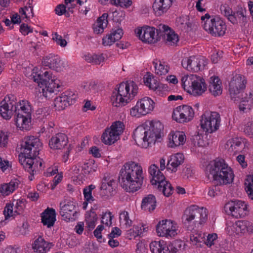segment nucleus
I'll use <instances>...</instances> for the list:
<instances>
[{
	"mask_svg": "<svg viewBox=\"0 0 253 253\" xmlns=\"http://www.w3.org/2000/svg\"><path fill=\"white\" fill-rule=\"evenodd\" d=\"M32 107L27 100H21L18 103L6 100L5 98L0 104V114L1 117L8 120L13 113L17 127L21 130H28L31 128Z\"/></svg>",
	"mask_w": 253,
	"mask_h": 253,
	"instance_id": "obj_1",
	"label": "nucleus"
},
{
	"mask_svg": "<svg viewBox=\"0 0 253 253\" xmlns=\"http://www.w3.org/2000/svg\"><path fill=\"white\" fill-rule=\"evenodd\" d=\"M42 146L40 139L34 136L25 137L20 144L19 161L23 168L31 174L29 176L30 181L33 180L35 173L39 170V161L37 156Z\"/></svg>",
	"mask_w": 253,
	"mask_h": 253,
	"instance_id": "obj_2",
	"label": "nucleus"
},
{
	"mask_svg": "<svg viewBox=\"0 0 253 253\" xmlns=\"http://www.w3.org/2000/svg\"><path fill=\"white\" fill-rule=\"evenodd\" d=\"M144 176L141 166L132 161L124 164L119 176V181L126 192L133 193L142 186Z\"/></svg>",
	"mask_w": 253,
	"mask_h": 253,
	"instance_id": "obj_3",
	"label": "nucleus"
},
{
	"mask_svg": "<svg viewBox=\"0 0 253 253\" xmlns=\"http://www.w3.org/2000/svg\"><path fill=\"white\" fill-rule=\"evenodd\" d=\"M151 27L138 28L135 30L137 36L144 42L154 43L157 42L161 37H164L166 43L169 45H174L178 42V36L171 31L170 28L165 25H160L156 29Z\"/></svg>",
	"mask_w": 253,
	"mask_h": 253,
	"instance_id": "obj_4",
	"label": "nucleus"
},
{
	"mask_svg": "<svg viewBox=\"0 0 253 253\" xmlns=\"http://www.w3.org/2000/svg\"><path fill=\"white\" fill-rule=\"evenodd\" d=\"M206 174L209 179L220 185L232 183L234 176L231 169L223 159L216 160L213 165L208 167Z\"/></svg>",
	"mask_w": 253,
	"mask_h": 253,
	"instance_id": "obj_5",
	"label": "nucleus"
},
{
	"mask_svg": "<svg viewBox=\"0 0 253 253\" xmlns=\"http://www.w3.org/2000/svg\"><path fill=\"white\" fill-rule=\"evenodd\" d=\"M138 87L133 81L121 83L118 89L113 91L111 101L112 105L122 107L126 105L138 93Z\"/></svg>",
	"mask_w": 253,
	"mask_h": 253,
	"instance_id": "obj_6",
	"label": "nucleus"
},
{
	"mask_svg": "<svg viewBox=\"0 0 253 253\" xmlns=\"http://www.w3.org/2000/svg\"><path fill=\"white\" fill-rule=\"evenodd\" d=\"M208 219L206 209L192 205L186 208L182 216L183 224L189 230L205 223Z\"/></svg>",
	"mask_w": 253,
	"mask_h": 253,
	"instance_id": "obj_7",
	"label": "nucleus"
},
{
	"mask_svg": "<svg viewBox=\"0 0 253 253\" xmlns=\"http://www.w3.org/2000/svg\"><path fill=\"white\" fill-rule=\"evenodd\" d=\"M204 29L209 34L214 37H220L225 34L226 30L225 23L221 18L216 16H211L207 13L201 18Z\"/></svg>",
	"mask_w": 253,
	"mask_h": 253,
	"instance_id": "obj_8",
	"label": "nucleus"
},
{
	"mask_svg": "<svg viewBox=\"0 0 253 253\" xmlns=\"http://www.w3.org/2000/svg\"><path fill=\"white\" fill-rule=\"evenodd\" d=\"M181 82L183 88L195 96L201 95L207 89L204 79L196 75L182 77Z\"/></svg>",
	"mask_w": 253,
	"mask_h": 253,
	"instance_id": "obj_9",
	"label": "nucleus"
},
{
	"mask_svg": "<svg viewBox=\"0 0 253 253\" xmlns=\"http://www.w3.org/2000/svg\"><path fill=\"white\" fill-rule=\"evenodd\" d=\"M247 80L240 74L234 76L229 83V92L231 100L235 103H239L244 98V91L246 88Z\"/></svg>",
	"mask_w": 253,
	"mask_h": 253,
	"instance_id": "obj_10",
	"label": "nucleus"
},
{
	"mask_svg": "<svg viewBox=\"0 0 253 253\" xmlns=\"http://www.w3.org/2000/svg\"><path fill=\"white\" fill-rule=\"evenodd\" d=\"M125 129L124 123L116 121L109 128H106L101 136L102 141L106 145H111L120 138Z\"/></svg>",
	"mask_w": 253,
	"mask_h": 253,
	"instance_id": "obj_11",
	"label": "nucleus"
},
{
	"mask_svg": "<svg viewBox=\"0 0 253 253\" xmlns=\"http://www.w3.org/2000/svg\"><path fill=\"white\" fill-rule=\"evenodd\" d=\"M220 116L216 112H206L201 116V127L208 133L216 131L220 125Z\"/></svg>",
	"mask_w": 253,
	"mask_h": 253,
	"instance_id": "obj_12",
	"label": "nucleus"
},
{
	"mask_svg": "<svg viewBox=\"0 0 253 253\" xmlns=\"http://www.w3.org/2000/svg\"><path fill=\"white\" fill-rule=\"evenodd\" d=\"M224 210L229 215L236 218L245 217L248 213L245 202L239 200L231 201L224 206Z\"/></svg>",
	"mask_w": 253,
	"mask_h": 253,
	"instance_id": "obj_13",
	"label": "nucleus"
},
{
	"mask_svg": "<svg viewBox=\"0 0 253 253\" xmlns=\"http://www.w3.org/2000/svg\"><path fill=\"white\" fill-rule=\"evenodd\" d=\"M207 63L205 57L197 56L185 57L181 61L182 67L187 71L193 72L203 70Z\"/></svg>",
	"mask_w": 253,
	"mask_h": 253,
	"instance_id": "obj_14",
	"label": "nucleus"
},
{
	"mask_svg": "<svg viewBox=\"0 0 253 253\" xmlns=\"http://www.w3.org/2000/svg\"><path fill=\"white\" fill-rule=\"evenodd\" d=\"M154 108V101L149 97H144L137 101L136 105L130 109V113L132 116L139 117L149 113Z\"/></svg>",
	"mask_w": 253,
	"mask_h": 253,
	"instance_id": "obj_15",
	"label": "nucleus"
},
{
	"mask_svg": "<svg viewBox=\"0 0 253 253\" xmlns=\"http://www.w3.org/2000/svg\"><path fill=\"white\" fill-rule=\"evenodd\" d=\"M144 125L148 132V140L152 144H155L163 134V125L158 121H146Z\"/></svg>",
	"mask_w": 253,
	"mask_h": 253,
	"instance_id": "obj_16",
	"label": "nucleus"
},
{
	"mask_svg": "<svg viewBox=\"0 0 253 253\" xmlns=\"http://www.w3.org/2000/svg\"><path fill=\"white\" fill-rule=\"evenodd\" d=\"M194 112L192 108L188 105L179 106L174 109L172 119L179 123L190 122L194 117Z\"/></svg>",
	"mask_w": 253,
	"mask_h": 253,
	"instance_id": "obj_17",
	"label": "nucleus"
},
{
	"mask_svg": "<svg viewBox=\"0 0 253 253\" xmlns=\"http://www.w3.org/2000/svg\"><path fill=\"white\" fill-rule=\"evenodd\" d=\"M156 231L159 236L173 237L177 235L176 224L170 220L160 221L156 226Z\"/></svg>",
	"mask_w": 253,
	"mask_h": 253,
	"instance_id": "obj_18",
	"label": "nucleus"
},
{
	"mask_svg": "<svg viewBox=\"0 0 253 253\" xmlns=\"http://www.w3.org/2000/svg\"><path fill=\"white\" fill-rule=\"evenodd\" d=\"M76 203L67 201L60 204V214L63 219L67 221H74L76 219L77 211L75 210Z\"/></svg>",
	"mask_w": 253,
	"mask_h": 253,
	"instance_id": "obj_19",
	"label": "nucleus"
},
{
	"mask_svg": "<svg viewBox=\"0 0 253 253\" xmlns=\"http://www.w3.org/2000/svg\"><path fill=\"white\" fill-rule=\"evenodd\" d=\"M116 184V182L113 177L109 174H105L100 187L101 196L105 199L112 196Z\"/></svg>",
	"mask_w": 253,
	"mask_h": 253,
	"instance_id": "obj_20",
	"label": "nucleus"
},
{
	"mask_svg": "<svg viewBox=\"0 0 253 253\" xmlns=\"http://www.w3.org/2000/svg\"><path fill=\"white\" fill-rule=\"evenodd\" d=\"M25 207V203L23 200L14 201L12 205L7 204L3 211L5 219L16 214H21Z\"/></svg>",
	"mask_w": 253,
	"mask_h": 253,
	"instance_id": "obj_21",
	"label": "nucleus"
},
{
	"mask_svg": "<svg viewBox=\"0 0 253 253\" xmlns=\"http://www.w3.org/2000/svg\"><path fill=\"white\" fill-rule=\"evenodd\" d=\"M45 87L42 89L43 95L47 99H50L53 97L54 94L57 93L59 90L58 88L60 87V80L55 79L53 77L52 79L45 84Z\"/></svg>",
	"mask_w": 253,
	"mask_h": 253,
	"instance_id": "obj_22",
	"label": "nucleus"
},
{
	"mask_svg": "<svg viewBox=\"0 0 253 253\" xmlns=\"http://www.w3.org/2000/svg\"><path fill=\"white\" fill-rule=\"evenodd\" d=\"M133 138L138 144L149 146L152 144L148 140V134L144 124L138 126L133 132Z\"/></svg>",
	"mask_w": 253,
	"mask_h": 253,
	"instance_id": "obj_23",
	"label": "nucleus"
},
{
	"mask_svg": "<svg viewBox=\"0 0 253 253\" xmlns=\"http://www.w3.org/2000/svg\"><path fill=\"white\" fill-rule=\"evenodd\" d=\"M68 142L67 135L64 133H58L51 138L49 141V146L52 149L61 150L67 145Z\"/></svg>",
	"mask_w": 253,
	"mask_h": 253,
	"instance_id": "obj_24",
	"label": "nucleus"
},
{
	"mask_svg": "<svg viewBox=\"0 0 253 253\" xmlns=\"http://www.w3.org/2000/svg\"><path fill=\"white\" fill-rule=\"evenodd\" d=\"M246 14L245 8L238 6L237 10L233 11L232 15L229 17V21L233 24L239 23L241 26H244L247 21Z\"/></svg>",
	"mask_w": 253,
	"mask_h": 253,
	"instance_id": "obj_25",
	"label": "nucleus"
},
{
	"mask_svg": "<svg viewBox=\"0 0 253 253\" xmlns=\"http://www.w3.org/2000/svg\"><path fill=\"white\" fill-rule=\"evenodd\" d=\"M173 0H155L153 9L155 15L160 16L166 13L172 5Z\"/></svg>",
	"mask_w": 253,
	"mask_h": 253,
	"instance_id": "obj_26",
	"label": "nucleus"
},
{
	"mask_svg": "<svg viewBox=\"0 0 253 253\" xmlns=\"http://www.w3.org/2000/svg\"><path fill=\"white\" fill-rule=\"evenodd\" d=\"M42 64L43 66L56 71H60L63 65L60 57L57 55H49L45 57L43 59Z\"/></svg>",
	"mask_w": 253,
	"mask_h": 253,
	"instance_id": "obj_27",
	"label": "nucleus"
},
{
	"mask_svg": "<svg viewBox=\"0 0 253 253\" xmlns=\"http://www.w3.org/2000/svg\"><path fill=\"white\" fill-rule=\"evenodd\" d=\"M123 34V31L122 29H113L110 34L107 35L102 39V44L105 46L111 45L116 41L120 40Z\"/></svg>",
	"mask_w": 253,
	"mask_h": 253,
	"instance_id": "obj_28",
	"label": "nucleus"
},
{
	"mask_svg": "<svg viewBox=\"0 0 253 253\" xmlns=\"http://www.w3.org/2000/svg\"><path fill=\"white\" fill-rule=\"evenodd\" d=\"M55 211L52 208L46 209L42 213V222L44 225L50 227L55 221Z\"/></svg>",
	"mask_w": 253,
	"mask_h": 253,
	"instance_id": "obj_29",
	"label": "nucleus"
},
{
	"mask_svg": "<svg viewBox=\"0 0 253 253\" xmlns=\"http://www.w3.org/2000/svg\"><path fill=\"white\" fill-rule=\"evenodd\" d=\"M186 139V136L183 132L177 131L174 133H171L169 137V146L172 148L183 145Z\"/></svg>",
	"mask_w": 253,
	"mask_h": 253,
	"instance_id": "obj_30",
	"label": "nucleus"
},
{
	"mask_svg": "<svg viewBox=\"0 0 253 253\" xmlns=\"http://www.w3.org/2000/svg\"><path fill=\"white\" fill-rule=\"evenodd\" d=\"M184 155L182 153H178L171 156L167 164V169L176 171V168L184 162Z\"/></svg>",
	"mask_w": 253,
	"mask_h": 253,
	"instance_id": "obj_31",
	"label": "nucleus"
},
{
	"mask_svg": "<svg viewBox=\"0 0 253 253\" xmlns=\"http://www.w3.org/2000/svg\"><path fill=\"white\" fill-rule=\"evenodd\" d=\"M108 14L104 13L97 19V21L93 25V27L94 32L95 34H100L103 32L108 23Z\"/></svg>",
	"mask_w": 253,
	"mask_h": 253,
	"instance_id": "obj_32",
	"label": "nucleus"
},
{
	"mask_svg": "<svg viewBox=\"0 0 253 253\" xmlns=\"http://www.w3.org/2000/svg\"><path fill=\"white\" fill-rule=\"evenodd\" d=\"M221 84L220 80L218 77H211L210 78L209 89L213 96H216L222 93Z\"/></svg>",
	"mask_w": 253,
	"mask_h": 253,
	"instance_id": "obj_33",
	"label": "nucleus"
},
{
	"mask_svg": "<svg viewBox=\"0 0 253 253\" xmlns=\"http://www.w3.org/2000/svg\"><path fill=\"white\" fill-rule=\"evenodd\" d=\"M156 206V200L153 195L149 194L143 199L141 203V208L145 211H152L155 209Z\"/></svg>",
	"mask_w": 253,
	"mask_h": 253,
	"instance_id": "obj_34",
	"label": "nucleus"
},
{
	"mask_svg": "<svg viewBox=\"0 0 253 253\" xmlns=\"http://www.w3.org/2000/svg\"><path fill=\"white\" fill-rule=\"evenodd\" d=\"M33 248L35 252L39 253H45L48 251L50 247L49 243L45 242L42 237H39L33 245Z\"/></svg>",
	"mask_w": 253,
	"mask_h": 253,
	"instance_id": "obj_35",
	"label": "nucleus"
},
{
	"mask_svg": "<svg viewBox=\"0 0 253 253\" xmlns=\"http://www.w3.org/2000/svg\"><path fill=\"white\" fill-rule=\"evenodd\" d=\"M150 249L152 253H169L167 245L164 241L152 242Z\"/></svg>",
	"mask_w": 253,
	"mask_h": 253,
	"instance_id": "obj_36",
	"label": "nucleus"
},
{
	"mask_svg": "<svg viewBox=\"0 0 253 253\" xmlns=\"http://www.w3.org/2000/svg\"><path fill=\"white\" fill-rule=\"evenodd\" d=\"M253 95L250 92L249 95L245 93L244 98L239 104V108L241 111L247 112L251 109L252 105L253 106V98H252Z\"/></svg>",
	"mask_w": 253,
	"mask_h": 253,
	"instance_id": "obj_37",
	"label": "nucleus"
},
{
	"mask_svg": "<svg viewBox=\"0 0 253 253\" xmlns=\"http://www.w3.org/2000/svg\"><path fill=\"white\" fill-rule=\"evenodd\" d=\"M18 185V182L16 179L11 180L8 183L2 184L0 185V193L3 195H8L15 190Z\"/></svg>",
	"mask_w": 253,
	"mask_h": 253,
	"instance_id": "obj_38",
	"label": "nucleus"
},
{
	"mask_svg": "<svg viewBox=\"0 0 253 253\" xmlns=\"http://www.w3.org/2000/svg\"><path fill=\"white\" fill-rule=\"evenodd\" d=\"M153 64L155 67V73L157 75L162 76L168 73L169 68L165 62L156 59L153 61Z\"/></svg>",
	"mask_w": 253,
	"mask_h": 253,
	"instance_id": "obj_39",
	"label": "nucleus"
},
{
	"mask_svg": "<svg viewBox=\"0 0 253 253\" xmlns=\"http://www.w3.org/2000/svg\"><path fill=\"white\" fill-rule=\"evenodd\" d=\"M242 144L241 139L236 137L228 140L225 144V148L229 151L237 152Z\"/></svg>",
	"mask_w": 253,
	"mask_h": 253,
	"instance_id": "obj_40",
	"label": "nucleus"
},
{
	"mask_svg": "<svg viewBox=\"0 0 253 253\" xmlns=\"http://www.w3.org/2000/svg\"><path fill=\"white\" fill-rule=\"evenodd\" d=\"M98 219L97 214L93 211V209L87 212L85 216V222L87 227L89 229H93L95 226V223Z\"/></svg>",
	"mask_w": 253,
	"mask_h": 253,
	"instance_id": "obj_41",
	"label": "nucleus"
},
{
	"mask_svg": "<svg viewBox=\"0 0 253 253\" xmlns=\"http://www.w3.org/2000/svg\"><path fill=\"white\" fill-rule=\"evenodd\" d=\"M51 71H45L43 73H40L37 76H34V81L37 82L39 84L44 85L46 83L53 78L51 76Z\"/></svg>",
	"mask_w": 253,
	"mask_h": 253,
	"instance_id": "obj_42",
	"label": "nucleus"
},
{
	"mask_svg": "<svg viewBox=\"0 0 253 253\" xmlns=\"http://www.w3.org/2000/svg\"><path fill=\"white\" fill-rule=\"evenodd\" d=\"M184 243L181 240H175L167 246L169 253H177L184 249Z\"/></svg>",
	"mask_w": 253,
	"mask_h": 253,
	"instance_id": "obj_43",
	"label": "nucleus"
},
{
	"mask_svg": "<svg viewBox=\"0 0 253 253\" xmlns=\"http://www.w3.org/2000/svg\"><path fill=\"white\" fill-rule=\"evenodd\" d=\"M177 26L182 31H188L192 27V24L187 16L180 17L176 20Z\"/></svg>",
	"mask_w": 253,
	"mask_h": 253,
	"instance_id": "obj_44",
	"label": "nucleus"
},
{
	"mask_svg": "<svg viewBox=\"0 0 253 253\" xmlns=\"http://www.w3.org/2000/svg\"><path fill=\"white\" fill-rule=\"evenodd\" d=\"M66 97H64L62 93L54 99V105L56 110H63L68 106V103L66 101Z\"/></svg>",
	"mask_w": 253,
	"mask_h": 253,
	"instance_id": "obj_45",
	"label": "nucleus"
},
{
	"mask_svg": "<svg viewBox=\"0 0 253 253\" xmlns=\"http://www.w3.org/2000/svg\"><path fill=\"white\" fill-rule=\"evenodd\" d=\"M145 228L143 226H133V227L126 231L127 237L129 239L141 235L143 231L145 230Z\"/></svg>",
	"mask_w": 253,
	"mask_h": 253,
	"instance_id": "obj_46",
	"label": "nucleus"
},
{
	"mask_svg": "<svg viewBox=\"0 0 253 253\" xmlns=\"http://www.w3.org/2000/svg\"><path fill=\"white\" fill-rule=\"evenodd\" d=\"M157 188L167 197H169L171 195L173 191V187L171 184L168 181L162 182V183H161V184L158 185Z\"/></svg>",
	"mask_w": 253,
	"mask_h": 253,
	"instance_id": "obj_47",
	"label": "nucleus"
},
{
	"mask_svg": "<svg viewBox=\"0 0 253 253\" xmlns=\"http://www.w3.org/2000/svg\"><path fill=\"white\" fill-rule=\"evenodd\" d=\"M148 74L146 77H144V84L150 89L155 90L159 87V83L155 80L153 75H151L149 73Z\"/></svg>",
	"mask_w": 253,
	"mask_h": 253,
	"instance_id": "obj_48",
	"label": "nucleus"
},
{
	"mask_svg": "<svg viewBox=\"0 0 253 253\" xmlns=\"http://www.w3.org/2000/svg\"><path fill=\"white\" fill-rule=\"evenodd\" d=\"M64 97H66V101L68 103V106L73 104L75 103L77 98V94L75 92L71 90H67L62 93Z\"/></svg>",
	"mask_w": 253,
	"mask_h": 253,
	"instance_id": "obj_49",
	"label": "nucleus"
},
{
	"mask_svg": "<svg viewBox=\"0 0 253 253\" xmlns=\"http://www.w3.org/2000/svg\"><path fill=\"white\" fill-rule=\"evenodd\" d=\"M95 186L94 185L91 184L84 188L83 193L84 199L87 202L94 201V198L92 196V191L95 189Z\"/></svg>",
	"mask_w": 253,
	"mask_h": 253,
	"instance_id": "obj_50",
	"label": "nucleus"
},
{
	"mask_svg": "<svg viewBox=\"0 0 253 253\" xmlns=\"http://www.w3.org/2000/svg\"><path fill=\"white\" fill-rule=\"evenodd\" d=\"M120 221L124 223L126 228L130 227L132 224V221L129 219L128 212L123 211L120 214Z\"/></svg>",
	"mask_w": 253,
	"mask_h": 253,
	"instance_id": "obj_51",
	"label": "nucleus"
},
{
	"mask_svg": "<svg viewBox=\"0 0 253 253\" xmlns=\"http://www.w3.org/2000/svg\"><path fill=\"white\" fill-rule=\"evenodd\" d=\"M161 169H159L156 174L155 178L151 179V182L152 185H157L161 184L162 182H166L165 180V177L163 173L161 171Z\"/></svg>",
	"mask_w": 253,
	"mask_h": 253,
	"instance_id": "obj_52",
	"label": "nucleus"
},
{
	"mask_svg": "<svg viewBox=\"0 0 253 253\" xmlns=\"http://www.w3.org/2000/svg\"><path fill=\"white\" fill-rule=\"evenodd\" d=\"M205 234L200 232L196 233L195 234L190 235V241L194 245H197L198 243H202L204 241Z\"/></svg>",
	"mask_w": 253,
	"mask_h": 253,
	"instance_id": "obj_53",
	"label": "nucleus"
},
{
	"mask_svg": "<svg viewBox=\"0 0 253 253\" xmlns=\"http://www.w3.org/2000/svg\"><path fill=\"white\" fill-rule=\"evenodd\" d=\"M113 215L110 211L106 212L103 213L101 218V223L105 224L106 226H110L112 224V220Z\"/></svg>",
	"mask_w": 253,
	"mask_h": 253,
	"instance_id": "obj_54",
	"label": "nucleus"
},
{
	"mask_svg": "<svg viewBox=\"0 0 253 253\" xmlns=\"http://www.w3.org/2000/svg\"><path fill=\"white\" fill-rule=\"evenodd\" d=\"M52 40L55 41L57 44L60 45L61 47H65L67 44V41L63 39L61 35H59L57 33H55L52 35Z\"/></svg>",
	"mask_w": 253,
	"mask_h": 253,
	"instance_id": "obj_55",
	"label": "nucleus"
},
{
	"mask_svg": "<svg viewBox=\"0 0 253 253\" xmlns=\"http://www.w3.org/2000/svg\"><path fill=\"white\" fill-rule=\"evenodd\" d=\"M111 3L115 5L126 7L132 4V1L130 0H111Z\"/></svg>",
	"mask_w": 253,
	"mask_h": 253,
	"instance_id": "obj_56",
	"label": "nucleus"
},
{
	"mask_svg": "<svg viewBox=\"0 0 253 253\" xmlns=\"http://www.w3.org/2000/svg\"><path fill=\"white\" fill-rule=\"evenodd\" d=\"M220 10L222 14L226 17L229 20V17L232 15L233 10L227 4L221 5Z\"/></svg>",
	"mask_w": 253,
	"mask_h": 253,
	"instance_id": "obj_57",
	"label": "nucleus"
},
{
	"mask_svg": "<svg viewBox=\"0 0 253 253\" xmlns=\"http://www.w3.org/2000/svg\"><path fill=\"white\" fill-rule=\"evenodd\" d=\"M245 185L247 193L253 190V175L247 176L245 181Z\"/></svg>",
	"mask_w": 253,
	"mask_h": 253,
	"instance_id": "obj_58",
	"label": "nucleus"
},
{
	"mask_svg": "<svg viewBox=\"0 0 253 253\" xmlns=\"http://www.w3.org/2000/svg\"><path fill=\"white\" fill-rule=\"evenodd\" d=\"M217 238V235L215 233H212L211 234H209L207 239L204 238V243L208 246L211 247L212 245H214V242Z\"/></svg>",
	"mask_w": 253,
	"mask_h": 253,
	"instance_id": "obj_59",
	"label": "nucleus"
},
{
	"mask_svg": "<svg viewBox=\"0 0 253 253\" xmlns=\"http://www.w3.org/2000/svg\"><path fill=\"white\" fill-rule=\"evenodd\" d=\"M202 137H203L200 135H194L192 138L194 145L198 147H205L206 146V144L204 142Z\"/></svg>",
	"mask_w": 253,
	"mask_h": 253,
	"instance_id": "obj_60",
	"label": "nucleus"
},
{
	"mask_svg": "<svg viewBox=\"0 0 253 253\" xmlns=\"http://www.w3.org/2000/svg\"><path fill=\"white\" fill-rule=\"evenodd\" d=\"M8 140V135L3 131L0 132V148L5 147Z\"/></svg>",
	"mask_w": 253,
	"mask_h": 253,
	"instance_id": "obj_61",
	"label": "nucleus"
},
{
	"mask_svg": "<svg viewBox=\"0 0 253 253\" xmlns=\"http://www.w3.org/2000/svg\"><path fill=\"white\" fill-rule=\"evenodd\" d=\"M244 131L248 136L253 135V122H249L245 126Z\"/></svg>",
	"mask_w": 253,
	"mask_h": 253,
	"instance_id": "obj_62",
	"label": "nucleus"
},
{
	"mask_svg": "<svg viewBox=\"0 0 253 253\" xmlns=\"http://www.w3.org/2000/svg\"><path fill=\"white\" fill-rule=\"evenodd\" d=\"M235 226H236V230H239L241 233L244 232L247 228L246 222L241 220L237 221Z\"/></svg>",
	"mask_w": 253,
	"mask_h": 253,
	"instance_id": "obj_63",
	"label": "nucleus"
},
{
	"mask_svg": "<svg viewBox=\"0 0 253 253\" xmlns=\"http://www.w3.org/2000/svg\"><path fill=\"white\" fill-rule=\"evenodd\" d=\"M122 231L120 229L117 227L112 228L111 233L108 234V238H115L118 237L121 235Z\"/></svg>",
	"mask_w": 253,
	"mask_h": 253,
	"instance_id": "obj_64",
	"label": "nucleus"
}]
</instances>
